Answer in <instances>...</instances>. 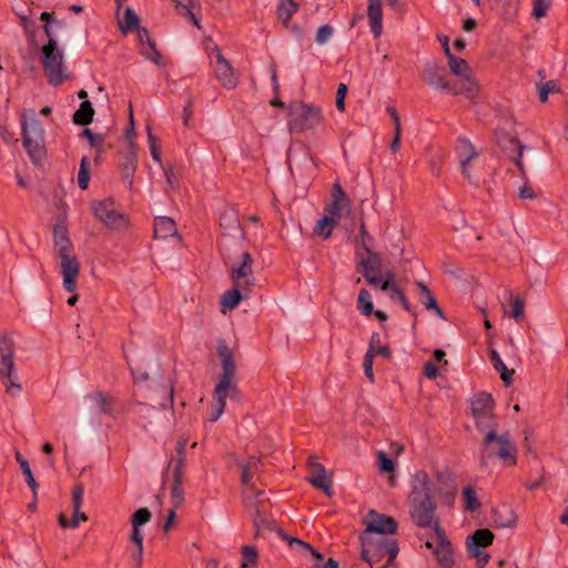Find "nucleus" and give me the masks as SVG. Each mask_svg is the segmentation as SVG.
Returning a JSON list of instances; mask_svg holds the SVG:
<instances>
[{
    "label": "nucleus",
    "instance_id": "5fc2aeb1",
    "mask_svg": "<svg viewBox=\"0 0 568 568\" xmlns=\"http://www.w3.org/2000/svg\"><path fill=\"white\" fill-rule=\"evenodd\" d=\"M90 182V162L87 156L80 161V169L78 172V185L81 190H87Z\"/></svg>",
    "mask_w": 568,
    "mask_h": 568
},
{
    "label": "nucleus",
    "instance_id": "0eeeda50",
    "mask_svg": "<svg viewBox=\"0 0 568 568\" xmlns=\"http://www.w3.org/2000/svg\"><path fill=\"white\" fill-rule=\"evenodd\" d=\"M361 557L371 566L381 561L385 556L389 562H394L399 551L397 540L387 537L361 536Z\"/></svg>",
    "mask_w": 568,
    "mask_h": 568
},
{
    "label": "nucleus",
    "instance_id": "69168bd1",
    "mask_svg": "<svg viewBox=\"0 0 568 568\" xmlns=\"http://www.w3.org/2000/svg\"><path fill=\"white\" fill-rule=\"evenodd\" d=\"M333 28L329 24H324L318 28L315 40L318 44H325L333 36Z\"/></svg>",
    "mask_w": 568,
    "mask_h": 568
},
{
    "label": "nucleus",
    "instance_id": "c85d7f7f",
    "mask_svg": "<svg viewBox=\"0 0 568 568\" xmlns=\"http://www.w3.org/2000/svg\"><path fill=\"white\" fill-rule=\"evenodd\" d=\"M187 439L181 437L175 447L176 456L172 457L169 465L165 468V475L169 473L171 465L173 466V476H183V469L185 465V448H186Z\"/></svg>",
    "mask_w": 568,
    "mask_h": 568
},
{
    "label": "nucleus",
    "instance_id": "680f3d73",
    "mask_svg": "<svg viewBox=\"0 0 568 568\" xmlns=\"http://www.w3.org/2000/svg\"><path fill=\"white\" fill-rule=\"evenodd\" d=\"M551 4V0H534L532 16L537 19L544 18Z\"/></svg>",
    "mask_w": 568,
    "mask_h": 568
},
{
    "label": "nucleus",
    "instance_id": "58836bf2",
    "mask_svg": "<svg viewBox=\"0 0 568 568\" xmlns=\"http://www.w3.org/2000/svg\"><path fill=\"white\" fill-rule=\"evenodd\" d=\"M489 359L494 366V368L499 372L500 378L504 382L505 386H509L513 383V376L515 374V369H509L501 361L499 354L495 349H489Z\"/></svg>",
    "mask_w": 568,
    "mask_h": 568
},
{
    "label": "nucleus",
    "instance_id": "338daca9",
    "mask_svg": "<svg viewBox=\"0 0 568 568\" xmlns=\"http://www.w3.org/2000/svg\"><path fill=\"white\" fill-rule=\"evenodd\" d=\"M378 462H379V471L381 473L386 474V473L394 471L395 465L385 452L378 453Z\"/></svg>",
    "mask_w": 568,
    "mask_h": 568
},
{
    "label": "nucleus",
    "instance_id": "ea45409f",
    "mask_svg": "<svg viewBox=\"0 0 568 568\" xmlns=\"http://www.w3.org/2000/svg\"><path fill=\"white\" fill-rule=\"evenodd\" d=\"M367 253L366 258H361L358 262V272L363 274V272H368V274H374L381 272L382 260L378 253H375L371 250L365 251Z\"/></svg>",
    "mask_w": 568,
    "mask_h": 568
},
{
    "label": "nucleus",
    "instance_id": "864d4df0",
    "mask_svg": "<svg viewBox=\"0 0 568 568\" xmlns=\"http://www.w3.org/2000/svg\"><path fill=\"white\" fill-rule=\"evenodd\" d=\"M357 308L365 316H369L374 312V304L372 302L371 294L367 290L362 288L357 298Z\"/></svg>",
    "mask_w": 568,
    "mask_h": 568
},
{
    "label": "nucleus",
    "instance_id": "1a4fd4ad",
    "mask_svg": "<svg viewBox=\"0 0 568 568\" xmlns=\"http://www.w3.org/2000/svg\"><path fill=\"white\" fill-rule=\"evenodd\" d=\"M495 403L490 394L479 393L470 403V409L479 432L497 429L498 423L494 414Z\"/></svg>",
    "mask_w": 568,
    "mask_h": 568
},
{
    "label": "nucleus",
    "instance_id": "f8f14e48",
    "mask_svg": "<svg viewBox=\"0 0 568 568\" xmlns=\"http://www.w3.org/2000/svg\"><path fill=\"white\" fill-rule=\"evenodd\" d=\"M253 258L248 252H243L241 255V262L234 263L231 267V278L233 285L242 286L244 293L251 292V287L254 285V276L252 270Z\"/></svg>",
    "mask_w": 568,
    "mask_h": 568
},
{
    "label": "nucleus",
    "instance_id": "6e6d98bb",
    "mask_svg": "<svg viewBox=\"0 0 568 568\" xmlns=\"http://www.w3.org/2000/svg\"><path fill=\"white\" fill-rule=\"evenodd\" d=\"M359 235L361 241L356 243V255H361V250L368 251L371 250V244L373 243L374 239L368 234L365 225V221L361 219L359 221Z\"/></svg>",
    "mask_w": 568,
    "mask_h": 568
},
{
    "label": "nucleus",
    "instance_id": "13d9d810",
    "mask_svg": "<svg viewBox=\"0 0 568 568\" xmlns=\"http://www.w3.org/2000/svg\"><path fill=\"white\" fill-rule=\"evenodd\" d=\"M510 316L517 322L520 323L525 317V301L520 296H516L511 303V313Z\"/></svg>",
    "mask_w": 568,
    "mask_h": 568
},
{
    "label": "nucleus",
    "instance_id": "0e129e2a",
    "mask_svg": "<svg viewBox=\"0 0 568 568\" xmlns=\"http://www.w3.org/2000/svg\"><path fill=\"white\" fill-rule=\"evenodd\" d=\"M469 557L476 558L477 568H484L490 560V555L480 549L467 550Z\"/></svg>",
    "mask_w": 568,
    "mask_h": 568
},
{
    "label": "nucleus",
    "instance_id": "f3484780",
    "mask_svg": "<svg viewBox=\"0 0 568 568\" xmlns=\"http://www.w3.org/2000/svg\"><path fill=\"white\" fill-rule=\"evenodd\" d=\"M253 524L256 539L265 538L268 532L275 531L282 539L287 540L290 544L292 537L280 528L274 519L262 515L258 508H255V513L253 514Z\"/></svg>",
    "mask_w": 568,
    "mask_h": 568
},
{
    "label": "nucleus",
    "instance_id": "6e6552de",
    "mask_svg": "<svg viewBox=\"0 0 568 568\" xmlns=\"http://www.w3.org/2000/svg\"><path fill=\"white\" fill-rule=\"evenodd\" d=\"M14 343L8 335L0 334V379L6 386V392L14 396V390L19 392L21 385L13 375L14 367Z\"/></svg>",
    "mask_w": 568,
    "mask_h": 568
},
{
    "label": "nucleus",
    "instance_id": "a878e982",
    "mask_svg": "<svg viewBox=\"0 0 568 568\" xmlns=\"http://www.w3.org/2000/svg\"><path fill=\"white\" fill-rule=\"evenodd\" d=\"M367 16L375 38L381 37L383 29L382 0H368Z\"/></svg>",
    "mask_w": 568,
    "mask_h": 568
},
{
    "label": "nucleus",
    "instance_id": "dca6fc26",
    "mask_svg": "<svg viewBox=\"0 0 568 568\" xmlns=\"http://www.w3.org/2000/svg\"><path fill=\"white\" fill-rule=\"evenodd\" d=\"M435 478L438 484V494L443 497L445 504L452 505L457 493L454 473L448 467L437 469Z\"/></svg>",
    "mask_w": 568,
    "mask_h": 568
},
{
    "label": "nucleus",
    "instance_id": "2eb2a0df",
    "mask_svg": "<svg viewBox=\"0 0 568 568\" xmlns=\"http://www.w3.org/2000/svg\"><path fill=\"white\" fill-rule=\"evenodd\" d=\"M498 144L501 148L503 152L515 162L518 168L520 175L526 178V170L521 160L523 151L525 145L520 143V141L508 133H503L498 136Z\"/></svg>",
    "mask_w": 568,
    "mask_h": 568
},
{
    "label": "nucleus",
    "instance_id": "de8ad7c7",
    "mask_svg": "<svg viewBox=\"0 0 568 568\" xmlns=\"http://www.w3.org/2000/svg\"><path fill=\"white\" fill-rule=\"evenodd\" d=\"M368 349H373V357L381 355L386 359L392 358V351L389 346L381 344V335L377 332L372 333Z\"/></svg>",
    "mask_w": 568,
    "mask_h": 568
},
{
    "label": "nucleus",
    "instance_id": "20e7f679",
    "mask_svg": "<svg viewBox=\"0 0 568 568\" xmlns=\"http://www.w3.org/2000/svg\"><path fill=\"white\" fill-rule=\"evenodd\" d=\"M30 113L29 119L26 111L22 114V143L33 164L41 165L47 158L44 128L36 118L34 111L31 110Z\"/></svg>",
    "mask_w": 568,
    "mask_h": 568
},
{
    "label": "nucleus",
    "instance_id": "412c9836",
    "mask_svg": "<svg viewBox=\"0 0 568 568\" xmlns=\"http://www.w3.org/2000/svg\"><path fill=\"white\" fill-rule=\"evenodd\" d=\"M423 78L429 87L443 90L447 82V71L437 61L430 60L425 63Z\"/></svg>",
    "mask_w": 568,
    "mask_h": 568
},
{
    "label": "nucleus",
    "instance_id": "6ab92c4d",
    "mask_svg": "<svg viewBox=\"0 0 568 568\" xmlns=\"http://www.w3.org/2000/svg\"><path fill=\"white\" fill-rule=\"evenodd\" d=\"M443 91L453 95H465L467 99H471L478 94L479 87L474 78H467L455 81H449L444 84Z\"/></svg>",
    "mask_w": 568,
    "mask_h": 568
},
{
    "label": "nucleus",
    "instance_id": "052dcab7",
    "mask_svg": "<svg viewBox=\"0 0 568 568\" xmlns=\"http://www.w3.org/2000/svg\"><path fill=\"white\" fill-rule=\"evenodd\" d=\"M271 75H272L271 77L272 78V87H273V91L275 93V98L271 101V105L276 106V108H284L285 103L278 98L280 84H278V80H277L276 68L274 64L271 67Z\"/></svg>",
    "mask_w": 568,
    "mask_h": 568
},
{
    "label": "nucleus",
    "instance_id": "f257e3e1",
    "mask_svg": "<svg viewBox=\"0 0 568 568\" xmlns=\"http://www.w3.org/2000/svg\"><path fill=\"white\" fill-rule=\"evenodd\" d=\"M410 487L408 506L412 521L420 528H433L437 545L434 547V544L427 540L425 546L433 549L442 567L452 568L455 564L454 550L440 519L436 516L437 504L428 474L425 470H417L412 478Z\"/></svg>",
    "mask_w": 568,
    "mask_h": 568
},
{
    "label": "nucleus",
    "instance_id": "a19ab883",
    "mask_svg": "<svg viewBox=\"0 0 568 568\" xmlns=\"http://www.w3.org/2000/svg\"><path fill=\"white\" fill-rule=\"evenodd\" d=\"M94 109L89 100L81 102L79 109L73 113L72 121L78 125H89L93 121Z\"/></svg>",
    "mask_w": 568,
    "mask_h": 568
},
{
    "label": "nucleus",
    "instance_id": "5701e85b",
    "mask_svg": "<svg viewBox=\"0 0 568 568\" xmlns=\"http://www.w3.org/2000/svg\"><path fill=\"white\" fill-rule=\"evenodd\" d=\"M237 465L241 471L242 485L250 487L253 490V493L256 494L257 496L261 495L262 491L256 490L251 484L253 476L260 471V458L252 456L248 457L245 462H240Z\"/></svg>",
    "mask_w": 568,
    "mask_h": 568
},
{
    "label": "nucleus",
    "instance_id": "39448f33",
    "mask_svg": "<svg viewBox=\"0 0 568 568\" xmlns=\"http://www.w3.org/2000/svg\"><path fill=\"white\" fill-rule=\"evenodd\" d=\"M323 114L320 106L304 101H292L287 105V128L291 133H302L320 125Z\"/></svg>",
    "mask_w": 568,
    "mask_h": 568
},
{
    "label": "nucleus",
    "instance_id": "473e14b6",
    "mask_svg": "<svg viewBox=\"0 0 568 568\" xmlns=\"http://www.w3.org/2000/svg\"><path fill=\"white\" fill-rule=\"evenodd\" d=\"M300 9L295 0H280L276 7L277 19L285 28L290 27L291 19Z\"/></svg>",
    "mask_w": 568,
    "mask_h": 568
},
{
    "label": "nucleus",
    "instance_id": "c03bdc74",
    "mask_svg": "<svg viewBox=\"0 0 568 568\" xmlns=\"http://www.w3.org/2000/svg\"><path fill=\"white\" fill-rule=\"evenodd\" d=\"M242 286L233 285L232 290L226 291L221 297V305L227 310H234L241 303L242 295Z\"/></svg>",
    "mask_w": 568,
    "mask_h": 568
},
{
    "label": "nucleus",
    "instance_id": "4c0bfd02",
    "mask_svg": "<svg viewBox=\"0 0 568 568\" xmlns=\"http://www.w3.org/2000/svg\"><path fill=\"white\" fill-rule=\"evenodd\" d=\"M490 6L505 19H511L517 14L519 0H489Z\"/></svg>",
    "mask_w": 568,
    "mask_h": 568
},
{
    "label": "nucleus",
    "instance_id": "4be33fe9",
    "mask_svg": "<svg viewBox=\"0 0 568 568\" xmlns=\"http://www.w3.org/2000/svg\"><path fill=\"white\" fill-rule=\"evenodd\" d=\"M494 528H513L517 525V515L507 505H500L491 510V524Z\"/></svg>",
    "mask_w": 568,
    "mask_h": 568
},
{
    "label": "nucleus",
    "instance_id": "c9c22d12",
    "mask_svg": "<svg viewBox=\"0 0 568 568\" xmlns=\"http://www.w3.org/2000/svg\"><path fill=\"white\" fill-rule=\"evenodd\" d=\"M456 153L459 161L464 162H471L479 155L470 140L465 136L457 139Z\"/></svg>",
    "mask_w": 568,
    "mask_h": 568
},
{
    "label": "nucleus",
    "instance_id": "aec40b11",
    "mask_svg": "<svg viewBox=\"0 0 568 568\" xmlns=\"http://www.w3.org/2000/svg\"><path fill=\"white\" fill-rule=\"evenodd\" d=\"M138 165L135 145L128 146L120 152V171L122 179L128 182L129 187L133 186V178Z\"/></svg>",
    "mask_w": 568,
    "mask_h": 568
},
{
    "label": "nucleus",
    "instance_id": "f03ea898",
    "mask_svg": "<svg viewBox=\"0 0 568 568\" xmlns=\"http://www.w3.org/2000/svg\"><path fill=\"white\" fill-rule=\"evenodd\" d=\"M54 252L60 258V268L63 276V287L72 293L68 298V305L74 306L79 300L77 291V278L80 273V262L74 253L73 244L69 237L68 229L64 224H57L53 227Z\"/></svg>",
    "mask_w": 568,
    "mask_h": 568
},
{
    "label": "nucleus",
    "instance_id": "423d86ee",
    "mask_svg": "<svg viewBox=\"0 0 568 568\" xmlns=\"http://www.w3.org/2000/svg\"><path fill=\"white\" fill-rule=\"evenodd\" d=\"M41 62L49 84L58 87L69 78L63 63V52L58 48L54 38H50L48 43L42 47Z\"/></svg>",
    "mask_w": 568,
    "mask_h": 568
},
{
    "label": "nucleus",
    "instance_id": "9d476101",
    "mask_svg": "<svg viewBox=\"0 0 568 568\" xmlns=\"http://www.w3.org/2000/svg\"><path fill=\"white\" fill-rule=\"evenodd\" d=\"M217 355L222 362V374L215 387V393H222L223 390L239 393L236 386L232 385V379L236 371L233 352L224 339L217 341Z\"/></svg>",
    "mask_w": 568,
    "mask_h": 568
},
{
    "label": "nucleus",
    "instance_id": "a18cd8bd",
    "mask_svg": "<svg viewBox=\"0 0 568 568\" xmlns=\"http://www.w3.org/2000/svg\"><path fill=\"white\" fill-rule=\"evenodd\" d=\"M16 460L19 463L20 468L24 475L26 481L33 491V494H37V490L39 488L38 483L36 481L32 470L30 468L29 462L22 456L20 452H16L14 454Z\"/></svg>",
    "mask_w": 568,
    "mask_h": 568
},
{
    "label": "nucleus",
    "instance_id": "f704fd0d",
    "mask_svg": "<svg viewBox=\"0 0 568 568\" xmlns=\"http://www.w3.org/2000/svg\"><path fill=\"white\" fill-rule=\"evenodd\" d=\"M82 135L85 136L90 145L97 150V155L94 156L93 161L95 164H99L101 162L102 154L106 151V148H112V145H108L104 141V136L93 133L91 129L85 128L82 131Z\"/></svg>",
    "mask_w": 568,
    "mask_h": 568
},
{
    "label": "nucleus",
    "instance_id": "8fccbe9b",
    "mask_svg": "<svg viewBox=\"0 0 568 568\" xmlns=\"http://www.w3.org/2000/svg\"><path fill=\"white\" fill-rule=\"evenodd\" d=\"M140 52L145 59L154 62L155 64H163L162 55L158 51L155 42L151 38L149 39V41H145V43H143V45L140 49Z\"/></svg>",
    "mask_w": 568,
    "mask_h": 568
},
{
    "label": "nucleus",
    "instance_id": "3c124183",
    "mask_svg": "<svg viewBox=\"0 0 568 568\" xmlns=\"http://www.w3.org/2000/svg\"><path fill=\"white\" fill-rule=\"evenodd\" d=\"M171 499L174 508L180 507L184 501L183 476H173Z\"/></svg>",
    "mask_w": 568,
    "mask_h": 568
},
{
    "label": "nucleus",
    "instance_id": "774afa93",
    "mask_svg": "<svg viewBox=\"0 0 568 568\" xmlns=\"http://www.w3.org/2000/svg\"><path fill=\"white\" fill-rule=\"evenodd\" d=\"M555 91H557V84L554 81H548L539 85V100L542 103L546 102L548 100V94Z\"/></svg>",
    "mask_w": 568,
    "mask_h": 568
},
{
    "label": "nucleus",
    "instance_id": "e2e57ef3",
    "mask_svg": "<svg viewBox=\"0 0 568 568\" xmlns=\"http://www.w3.org/2000/svg\"><path fill=\"white\" fill-rule=\"evenodd\" d=\"M373 364H374L373 349H367V352L364 356L363 367H364V374L371 383H374V381H375L374 372H373Z\"/></svg>",
    "mask_w": 568,
    "mask_h": 568
},
{
    "label": "nucleus",
    "instance_id": "4468645a",
    "mask_svg": "<svg viewBox=\"0 0 568 568\" xmlns=\"http://www.w3.org/2000/svg\"><path fill=\"white\" fill-rule=\"evenodd\" d=\"M215 62H214V74L220 84L227 89L233 90L239 84V78L235 74L231 63L224 58L219 47L214 48Z\"/></svg>",
    "mask_w": 568,
    "mask_h": 568
},
{
    "label": "nucleus",
    "instance_id": "09e8293b",
    "mask_svg": "<svg viewBox=\"0 0 568 568\" xmlns=\"http://www.w3.org/2000/svg\"><path fill=\"white\" fill-rule=\"evenodd\" d=\"M337 225V221L334 217H328L327 215L320 219L314 227V233L323 236L324 239H328L332 235L334 227Z\"/></svg>",
    "mask_w": 568,
    "mask_h": 568
},
{
    "label": "nucleus",
    "instance_id": "e433bc0d",
    "mask_svg": "<svg viewBox=\"0 0 568 568\" xmlns=\"http://www.w3.org/2000/svg\"><path fill=\"white\" fill-rule=\"evenodd\" d=\"M447 59L452 73L463 79L473 78V71L465 59L456 57L453 53L448 54Z\"/></svg>",
    "mask_w": 568,
    "mask_h": 568
},
{
    "label": "nucleus",
    "instance_id": "7ed1b4c3",
    "mask_svg": "<svg viewBox=\"0 0 568 568\" xmlns=\"http://www.w3.org/2000/svg\"><path fill=\"white\" fill-rule=\"evenodd\" d=\"M517 448L510 440L509 433L497 435V429L485 432L480 446L479 465L487 467L488 460L499 458L506 466H515L517 463Z\"/></svg>",
    "mask_w": 568,
    "mask_h": 568
},
{
    "label": "nucleus",
    "instance_id": "2f4dec72",
    "mask_svg": "<svg viewBox=\"0 0 568 568\" xmlns=\"http://www.w3.org/2000/svg\"><path fill=\"white\" fill-rule=\"evenodd\" d=\"M290 547L293 549H296L297 551L302 552L303 555H311L312 556V564L315 568H321L324 564V556L317 551L315 548H313L310 544L303 541L298 538H291L290 539Z\"/></svg>",
    "mask_w": 568,
    "mask_h": 568
},
{
    "label": "nucleus",
    "instance_id": "4d7b16f0",
    "mask_svg": "<svg viewBox=\"0 0 568 568\" xmlns=\"http://www.w3.org/2000/svg\"><path fill=\"white\" fill-rule=\"evenodd\" d=\"M236 393H231L230 390H223L222 393H215L214 392V398L217 400V406L215 408V410H213L211 413V417H210V420L211 422H216L220 416L222 415V413L224 412V408H225V398L227 395L230 396H234Z\"/></svg>",
    "mask_w": 568,
    "mask_h": 568
},
{
    "label": "nucleus",
    "instance_id": "ddd939ff",
    "mask_svg": "<svg viewBox=\"0 0 568 568\" xmlns=\"http://www.w3.org/2000/svg\"><path fill=\"white\" fill-rule=\"evenodd\" d=\"M368 518L363 536L377 534L378 537H385V535H393L397 531L398 525L393 517L379 514L376 510H369Z\"/></svg>",
    "mask_w": 568,
    "mask_h": 568
},
{
    "label": "nucleus",
    "instance_id": "9b49d317",
    "mask_svg": "<svg viewBox=\"0 0 568 568\" xmlns=\"http://www.w3.org/2000/svg\"><path fill=\"white\" fill-rule=\"evenodd\" d=\"M92 211L94 216L111 230L120 231L129 225L128 216L114 209L111 199L93 202Z\"/></svg>",
    "mask_w": 568,
    "mask_h": 568
},
{
    "label": "nucleus",
    "instance_id": "b1692460",
    "mask_svg": "<svg viewBox=\"0 0 568 568\" xmlns=\"http://www.w3.org/2000/svg\"><path fill=\"white\" fill-rule=\"evenodd\" d=\"M84 487L81 483L74 485L72 490V506L73 516L71 518V528L75 529L79 527L80 521H88V516L81 513V506L83 501Z\"/></svg>",
    "mask_w": 568,
    "mask_h": 568
},
{
    "label": "nucleus",
    "instance_id": "cd10ccee",
    "mask_svg": "<svg viewBox=\"0 0 568 568\" xmlns=\"http://www.w3.org/2000/svg\"><path fill=\"white\" fill-rule=\"evenodd\" d=\"M94 402L100 414H105L114 417V406L116 405V398L111 395H106L101 390H97L89 396Z\"/></svg>",
    "mask_w": 568,
    "mask_h": 568
},
{
    "label": "nucleus",
    "instance_id": "bb28decb",
    "mask_svg": "<svg viewBox=\"0 0 568 568\" xmlns=\"http://www.w3.org/2000/svg\"><path fill=\"white\" fill-rule=\"evenodd\" d=\"M154 237L156 239H169L171 236H178L176 224L173 219L168 216H160L154 220Z\"/></svg>",
    "mask_w": 568,
    "mask_h": 568
},
{
    "label": "nucleus",
    "instance_id": "72a5a7b5",
    "mask_svg": "<svg viewBox=\"0 0 568 568\" xmlns=\"http://www.w3.org/2000/svg\"><path fill=\"white\" fill-rule=\"evenodd\" d=\"M344 197V190L342 185L336 182L332 187V203L325 207L328 217H334L338 221L342 217L343 210L341 209V200Z\"/></svg>",
    "mask_w": 568,
    "mask_h": 568
},
{
    "label": "nucleus",
    "instance_id": "a211bd4d",
    "mask_svg": "<svg viewBox=\"0 0 568 568\" xmlns=\"http://www.w3.org/2000/svg\"><path fill=\"white\" fill-rule=\"evenodd\" d=\"M308 466L313 476L307 480L316 488H320L328 497L333 495L332 480L327 476L325 467L316 460L315 456L308 458Z\"/></svg>",
    "mask_w": 568,
    "mask_h": 568
},
{
    "label": "nucleus",
    "instance_id": "603ef678",
    "mask_svg": "<svg viewBox=\"0 0 568 568\" xmlns=\"http://www.w3.org/2000/svg\"><path fill=\"white\" fill-rule=\"evenodd\" d=\"M258 552L254 546L242 547V562L241 568H256Z\"/></svg>",
    "mask_w": 568,
    "mask_h": 568
},
{
    "label": "nucleus",
    "instance_id": "393cba45",
    "mask_svg": "<svg viewBox=\"0 0 568 568\" xmlns=\"http://www.w3.org/2000/svg\"><path fill=\"white\" fill-rule=\"evenodd\" d=\"M495 535L487 528H480L475 530L474 534L469 535L466 539L467 550H475L480 548L489 547L494 541Z\"/></svg>",
    "mask_w": 568,
    "mask_h": 568
},
{
    "label": "nucleus",
    "instance_id": "79ce46f5",
    "mask_svg": "<svg viewBox=\"0 0 568 568\" xmlns=\"http://www.w3.org/2000/svg\"><path fill=\"white\" fill-rule=\"evenodd\" d=\"M118 26L120 31L123 34H126L140 27V17L133 11V9L128 7L124 10L123 18H119Z\"/></svg>",
    "mask_w": 568,
    "mask_h": 568
},
{
    "label": "nucleus",
    "instance_id": "37998d69",
    "mask_svg": "<svg viewBox=\"0 0 568 568\" xmlns=\"http://www.w3.org/2000/svg\"><path fill=\"white\" fill-rule=\"evenodd\" d=\"M175 3V8L180 16L187 18L191 23L201 29L200 20L193 12L194 1L193 0H172Z\"/></svg>",
    "mask_w": 568,
    "mask_h": 568
},
{
    "label": "nucleus",
    "instance_id": "49530a36",
    "mask_svg": "<svg viewBox=\"0 0 568 568\" xmlns=\"http://www.w3.org/2000/svg\"><path fill=\"white\" fill-rule=\"evenodd\" d=\"M462 498L465 510L477 511L481 507L477 493L473 486H466L463 488Z\"/></svg>",
    "mask_w": 568,
    "mask_h": 568
},
{
    "label": "nucleus",
    "instance_id": "c756f323",
    "mask_svg": "<svg viewBox=\"0 0 568 568\" xmlns=\"http://www.w3.org/2000/svg\"><path fill=\"white\" fill-rule=\"evenodd\" d=\"M416 285L420 291L419 302L426 307V310L433 311L438 317L445 320L444 312L439 307L433 292L428 288V286L423 282H417Z\"/></svg>",
    "mask_w": 568,
    "mask_h": 568
},
{
    "label": "nucleus",
    "instance_id": "bf43d9fd",
    "mask_svg": "<svg viewBox=\"0 0 568 568\" xmlns=\"http://www.w3.org/2000/svg\"><path fill=\"white\" fill-rule=\"evenodd\" d=\"M389 297L393 301L400 302V304H402V306L404 307L405 311L412 312V306H410V304H409L405 293L397 285H393L390 287Z\"/></svg>",
    "mask_w": 568,
    "mask_h": 568
},
{
    "label": "nucleus",
    "instance_id": "7c9ffc66",
    "mask_svg": "<svg viewBox=\"0 0 568 568\" xmlns=\"http://www.w3.org/2000/svg\"><path fill=\"white\" fill-rule=\"evenodd\" d=\"M152 518V513L149 508L142 507L135 510L131 517V524H132V534L130 537V540H139L143 537L142 532L140 531V527L148 524Z\"/></svg>",
    "mask_w": 568,
    "mask_h": 568
}]
</instances>
